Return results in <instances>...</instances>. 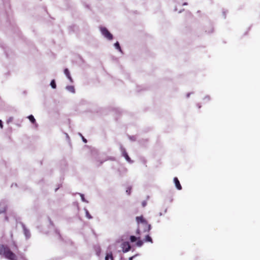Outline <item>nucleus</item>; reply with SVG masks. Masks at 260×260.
<instances>
[{"mask_svg": "<svg viewBox=\"0 0 260 260\" xmlns=\"http://www.w3.org/2000/svg\"><path fill=\"white\" fill-rule=\"evenodd\" d=\"M78 134L81 137L84 143H87V140L80 133H78Z\"/></svg>", "mask_w": 260, "mask_h": 260, "instance_id": "obj_22", "label": "nucleus"}, {"mask_svg": "<svg viewBox=\"0 0 260 260\" xmlns=\"http://www.w3.org/2000/svg\"><path fill=\"white\" fill-rule=\"evenodd\" d=\"M129 239L132 242H134L137 241V238L135 236H131Z\"/></svg>", "mask_w": 260, "mask_h": 260, "instance_id": "obj_16", "label": "nucleus"}, {"mask_svg": "<svg viewBox=\"0 0 260 260\" xmlns=\"http://www.w3.org/2000/svg\"><path fill=\"white\" fill-rule=\"evenodd\" d=\"M129 138L132 141H135L136 140V136H129Z\"/></svg>", "mask_w": 260, "mask_h": 260, "instance_id": "obj_24", "label": "nucleus"}, {"mask_svg": "<svg viewBox=\"0 0 260 260\" xmlns=\"http://www.w3.org/2000/svg\"><path fill=\"white\" fill-rule=\"evenodd\" d=\"M56 233L59 235V237H60V235L59 232H58V231L56 230Z\"/></svg>", "mask_w": 260, "mask_h": 260, "instance_id": "obj_33", "label": "nucleus"}, {"mask_svg": "<svg viewBox=\"0 0 260 260\" xmlns=\"http://www.w3.org/2000/svg\"><path fill=\"white\" fill-rule=\"evenodd\" d=\"M203 100L206 102H208L210 100V97L209 95H206L204 98Z\"/></svg>", "mask_w": 260, "mask_h": 260, "instance_id": "obj_20", "label": "nucleus"}, {"mask_svg": "<svg viewBox=\"0 0 260 260\" xmlns=\"http://www.w3.org/2000/svg\"><path fill=\"white\" fill-rule=\"evenodd\" d=\"M81 197V200L83 202L88 203V201L85 199L84 196L83 194L82 193H79Z\"/></svg>", "mask_w": 260, "mask_h": 260, "instance_id": "obj_18", "label": "nucleus"}, {"mask_svg": "<svg viewBox=\"0 0 260 260\" xmlns=\"http://www.w3.org/2000/svg\"><path fill=\"white\" fill-rule=\"evenodd\" d=\"M67 77L70 81L71 82H73V79L71 76V75H70L69 76H67Z\"/></svg>", "mask_w": 260, "mask_h": 260, "instance_id": "obj_26", "label": "nucleus"}, {"mask_svg": "<svg viewBox=\"0 0 260 260\" xmlns=\"http://www.w3.org/2000/svg\"><path fill=\"white\" fill-rule=\"evenodd\" d=\"M144 232H146V231H145V230L147 229V226H146L145 225H144Z\"/></svg>", "mask_w": 260, "mask_h": 260, "instance_id": "obj_32", "label": "nucleus"}, {"mask_svg": "<svg viewBox=\"0 0 260 260\" xmlns=\"http://www.w3.org/2000/svg\"><path fill=\"white\" fill-rule=\"evenodd\" d=\"M64 73L66 76H69V75H70V72L68 69H64Z\"/></svg>", "mask_w": 260, "mask_h": 260, "instance_id": "obj_19", "label": "nucleus"}, {"mask_svg": "<svg viewBox=\"0 0 260 260\" xmlns=\"http://www.w3.org/2000/svg\"><path fill=\"white\" fill-rule=\"evenodd\" d=\"M147 205V202L146 201H144L142 203V205L143 207H145Z\"/></svg>", "mask_w": 260, "mask_h": 260, "instance_id": "obj_25", "label": "nucleus"}, {"mask_svg": "<svg viewBox=\"0 0 260 260\" xmlns=\"http://www.w3.org/2000/svg\"><path fill=\"white\" fill-rule=\"evenodd\" d=\"M120 149L122 153V155L124 157L126 161L129 163L132 164L133 161L131 160V158L129 157L127 153L126 152L125 149L121 145L120 146Z\"/></svg>", "mask_w": 260, "mask_h": 260, "instance_id": "obj_4", "label": "nucleus"}, {"mask_svg": "<svg viewBox=\"0 0 260 260\" xmlns=\"http://www.w3.org/2000/svg\"><path fill=\"white\" fill-rule=\"evenodd\" d=\"M191 93H188L186 95V97L188 98L189 97Z\"/></svg>", "mask_w": 260, "mask_h": 260, "instance_id": "obj_31", "label": "nucleus"}, {"mask_svg": "<svg viewBox=\"0 0 260 260\" xmlns=\"http://www.w3.org/2000/svg\"><path fill=\"white\" fill-rule=\"evenodd\" d=\"M114 47L116 49L118 50L120 52L122 53V51L121 49V48H120V45H119V43H118V42H117L114 44Z\"/></svg>", "mask_w": 260, "mask_h": 260, "instance_id": "obj_11", "label": "nucleus"}, {"mask_svg": "<svg viewBox=\"0 0 260 260\" xmlns=\"http://www.w3.org/2000/svg\"><path fill=\"white\" fill-rule=\"evenodd\" d=\"M58 188H59V187H58V188H56V189H55V191H56L58 190Z\"/></svg>", "mask_w": 260, "mask_h": 260, "instance_id": "obj_36", "label": "nucleus"}, {"mask_svg": "<svg viewBox=\"0 0 260 260\" xmlns=\"http://www.w3.org/2000/svg\"><path fill=\"white\" fill-rule=\"evenodd\" d=\"M6 220H7V219H8V217H6Z\"/></svg>", "mask_w": 260, "mask_h": 260, "instance_id": "obj_41", "label": "nucleus"}, {"mask_svg": "<svg viewBox=\"0 0 260 260\" xmlns=\"http://www.w3.org/2000/svg\"><path fill=\"white\" fill-rule=\"evenodd\" d=\"M145 242H150L151 243H152V239L151 238V237L150 236H149V235H147L146 237H145Z\"/></svg>", "mask_w": 260, "mask_h": 260, "instance_id": "obj_14", "label": "nucleus"}, {"mask_svg": "<svg viewBox=\"0 0 260 260\" xmlns=\"http://www.w3.org/2000/svg\"><path fill=\"white\" fill-rule=\"evenodd\" d=\"M21 224L22 225V229L23 230V233L25 235L26 239H28L29 238H30V236H31V234H30L29 230L26 228L25 225H24V224L23 223L21 222Z\"/></svg>", "mask_w": 260, "mask_h": 260, "instance_id": "obj_5", "label": "nucleus"}, {"mask_svg": "<svg viewBox=\"0 0 260 260\" xmlns=\"http://www.w3.org/2000/svg\"><path fill=\"white\" fill-rule=\"evenodd\" d=\"M102 34L107 39L111 40L113 39L112 35L108 31V30L104 27H101L100 28Z\"/></svg>", "mask_w": 260, "mask_h": 260, "instance_id": "obj_3", "label": "nucleus"}, {"mask_svg": "<svg viewBox=\"0 0 260 260\" xmlns=\"http://www.w3.org/2000/svg\"><path fill=\"white\" fill-rule=\"evenodd\" d=\"M174 182L177 189L178 190H181L182 189V186L180 183L177 177H175L174 178Z\"/></svg>", "mask_w": 260, "mask_h": 260, "instance_id": "obj_7", "label": "nucleus"}, {"mask_svg": "<svg viewBox=\"0 0 260 260\" xmlns=\"http://www.w3.org/2000/svg\"><path fill=\"white\" fill-rule=\"evenodd\" d=\"M0 128H3V122L1 120H0Z\"/></svg>", "mask_w": 260, "mask_h": 260, "instance_id": "obj_29", "label": "nucleus"}, {"mask_svg": "<svg viewBox=\"0 0 260 260\" xmlns=\"http://www.w3.org/2000/svg\"><path fill=\"white\" fill-rule=\"evenodd\" d=\"M13 120V117H9L8 120H7V122L8 123H10V122H11Z\"/></svg>", "mask_w": 260, "mask_h": 260, "instance_id": "obj_23", "label": "nucleus"}, {"mask_svg": "<svg viewBox=\"0 0 260 260\" xmlns=\"http://www.w3.org/2000/svg\"><path fill=\"white\" fill-rule=\"evenodd\" d=\"M159 216H161V215H162V213L161 212H159Z\"/></svg>", "mask_w": 260, "mask_h": 260, "instance_id": "obj_35", "label": "nucleus"}, {"mask_svg": "<svg viewBox=\"0 0 260 260\" xmlns=\"http://www.w3.org/2000/svg\"><path fill=\"white\" fill-rule=\"evenodd\" d=\"M136 220L138 223L141 222L143 225H145L146 226H147V229L145 230V231H149L151 230V225L149 224H148L147 221L143 218V217L142 216H137Z\"/></svg>", "mask_w": 260, "mask_h": 260, "instance_id": "obj_2", "label": "nucleus"}, {"mask_svg": "<svg viewBox=\"0 0 260 260\" xmlns=\"http://www.w3.org/2000/svg\"><path fill=\"white\" fill-rule=\"evenodd\" d=\"M103 161H101V162H100V164H102L103 163Z\"/></svg>", "mask_w": 260, "mask_h": 260, "instance_id": "obj_40", "label": "nucleus"}, {"mask_svg": "<svg viewBox=\"0 0 260 260\" xmlns=\"http://www.w3.org/2000/svg\"><path fill=\"white\" fill-rule=\"evenodd\" d=\"M105 260H113V257L112 256V252L107 254V255L105 257Z\"/></svg>", "mask_w": 260, "mask_h": 260, "instance_id": "obj_10", "label": "nucleus"}, {"mask_svg": "<svg viewBox=\"0 0 260 260\" xmlns=\"http://www.w3.org/2000/svg\"><path fill=\"white\" fill-rule=\"evenodd\" d=\"M64 134L66 136L67 139L69 140L70 138L69 135L67 133H64Z\"/></svg>", "mask_w": 260, "mask_h": 260, "instance_id": "obj_30", "label": "nucleus"}, {"mask_svg": "<svg viewBox=\"0 0 260 260\" xmlns=\"http://www.w3.org/2000/svg\"><path fill=\"white\" fill-rule=\"evenodd\" d=\"M187 5V3H184L183 4V6H186Z\"/></svg>", "mask_w": 260, "mask_h": 260, "instance_id": "obj_34", "label": "nucleus"}, {"mask_svg": "<svg viewBox=\"0 0 260 260\" xmlns=\"http://www.w3.org/2000/svg\"><path fill=\"white\" fill-rule=\"evenodd\" d=\"M0 255H3L5 258L9 260H14L16 255L9 248L5 245L0 244Z\"/></svg>", "mask_w": 260, "mask_h": 260, "instance_id": "obj_1", "label": "nucleus"}, {"mask_svg": "<svg viewBox=\"0 0 260 260\" xmlns=\"http://www.w3.org/2000/svg\"><path fill=\"white\" fill-rule=\"evenodd\" d=\"M122 251L127 252L131 249V246L128 242H124L122 244Z\"/></svg>", "mask_w": 260, "mask_h": 260, "instance_id": "obj_6", "label": "nucleus"}, {"mask_svg": "<svg viewBox=\"0 0 260 260\" xmlns=\"http://www.w3.org/2000/svg\"><path fill=\"white\" fill-rule=\"evenodd\" d=\"M50 85L52 88L55 89L56 87V83L54 80H52L51 81Z\"/></svg>", "mask_w": 260, "mask_h": 260, "instance_id": "obj_15", "label": "nucleus"}, {"mask_svg": "<svg viewBox=\"0 0 260 260\" xmlns=\"http://www.w3.org/2000/svg\"><path fill=\"white\" fill-rule=\"evenodd\" d=\"M132 187H128L127 188V189L126 190V192L127 193V194L129 195L131 194Z\"/></svg>", "mask_w": 260, "mask_h": 260, "instance_id": "obj_21", "label": "nucleus"}, {"mask_svg": "<svg viewBox=\"0 0 260 260\" xmlns=\"http://www.w3.org/2000/svg\"><path fill=\"white\" fill-rule=\"evenodd\" d=\"M143 241L141 240H139L137 243H136V245L138 247H141L143 245Z\"/></svg>", "mask_w": 260, "mask_h": 260, "instance_id": "obj_17", "label": "nucleus"}, {"mask_svg": "<svg viewBox=\"0 0 260 260\" xmlns=\"http://www.w3.org/2000/svg\"><path fill=\"white\" fill-rule=\"evenodd\" d=\"M7 207L5 203H0V214L5 213L6 211Z\"/></svg>", "mask_w": 260, "mask_h": 260, "instance_id": "obj_8", "label": "nucleus"}, {"mask_svg": "<svg viewBox=\"0 0 260 260\" xmlns=\"http://www.w3.org/2000/svg\"><path fill=\"white\" fill-rule=\"evenodd\" d=\"M50 224H53L51 220H50Z\"/></svg>", "mask_w": 260, "mask_h": 260, "instance_id": "obj_38", "label": "nucleus"}, {"mask_svg": "<svg viewBox=\"0 0 260 260\" xmlns=\"http://www.w3.org/2000/svg\"><path fill=\"white\" fill-rule=\"evenodd\" d=\"M199 108H201V106H198Z\"/></svg>", "mask_w": 260, "mask_h": 260, "instance_id": "obj_39", "label": "nucleus"}, {"mask_svg": "<svg viewBox=\"0 0 260 260\" xmlns=\"http://www.w3.org/2000/svg\"><path fill=\"white\" fill-rule=\"evenodd\" d=\"M167 209H166L165 210V213H166V212H167Z\"/></svg>", "mask_w": 260, "mask_h": 260, "instance_id": "obj_37", "label": "nucleus"}, {"mask_svg": "<svg viewBox=\"0 0 260 260\" xmlns=\"http://www.w3.org/2000/svg\"><path fill=\"white\" fill-rule=\"evenodd\" d=\"M27 118L32 123L35 124L36 123V119H35L33 115H30L28 116Z\"/></svg>", "mask_w": 260, "mask_h": 260, "instance_id": "obj_12", "label": "nucleus"}, {"mask_svg": "<svg viewBox=\"0 0 260 260\" xmlns=\"http://www.w3.org/2000/svg\"><path fill=\"white\" fill-rule=\"evenodd\" d=\"M84 210L85 211V214H86V217L88 218V219H92V217L91 216V215L89 214L88 211L87 210V209H84Z\"/></svg>", "mask_w": 260, "mask_h": 260, "instance_id": "obj_13", "label": "nucleus"}, {"mask_svg": "<svg viewBox=\"0 0 260 260\" xmlns=\"http://www.w3.org/2000/svg\"><path fill=\"white\" fill-rule=\"evenodd\" d=\"M66 89L70 92H75V90L73 86H67Z\"/></svg>", "mask_w": 260, "mask_h": 260, "instance_id": "obj_9", "label": "nucleus"}, {"mask_svg": "<svg viewBox=\"0 0 260 260\" xmlns=\"http://www.w3.org/2000/svg\"><path fill=\"white\" fill-rule=\"evenodd\" d=\"M137 255H135L133 256L129 257L128 260H133Z\"/></svg>", "mask_w": 260, "mask_h": 260, "instance_id": "obj_28", "label": "nucleus"}, {"mask_svg": "<svg viewBox=\"0 0 260 260\" xmlns=\"http://www.w3.org/2000/svg\"><path fill=\"white\" fill-rule=\"evenodd\" d=\"M67 77L70 81L71 82H73V79L71 76V75H70L69 76H67Z\"/></svg>", "mask_w": 260, "mask_h": 260, "instance_id": "obj_27", "label": "nucleus"}]
</instances>
